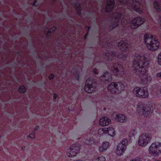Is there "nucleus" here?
I'll return each instance as SVG.
<instances>
[{
	"instance_id": "6",
	"label": "nucleus",
	"mask_w": 161,
	"mask_h": 161,
	"mask_svg": "<svg viewBox=\"0 0 161 161\" xmlns=\"http://www.w3.org/2000/svg\"><path fill=\"white\" fill-rule=\"evenodd\" d=\"M149 152L150 154L155 156L161 153V142L153 143L149 147Z\"/></svg>"
},
{
	"instance_id": "1",
	"label": "nucleus",
	"mask_w": 161,
	"mask_h": 161,
	"mask_svg": "<svg viewBox=\"0 0 161 161\" xmlns=\"http://www.w3.org/2000/svg\"><path fill=\"white\" fill-rule=\"evenodd\" d=\"M132 46L127 40L121 41L118 46L122 52L107 50L103 54V62L108 67H112L114 75L122 77L127 84L137 81L144 85L143 87H136L133 92L138 97L146 98L149 95L147 87L152 80L147 73L149 61L145 57L132 50L134 48Z\"/></svg>"
},
{
	"instance_id": "37",
	"label": "nucleus",
	"mask_w": 161,
	"mask_h": 161,
	"mask_svg": "<svg viewBox=\"0 0 161 161\" xmlns=\"http://www.w3.org/2000/svg\"><path fill=\"white\" fill-rule=\"evenodd\" d=\"M39 128V126L37 125V126H36L34 128V131H36V130H37Z\"/></svg>"
},
{
	"instance_id": "12",
	"label": "nucleus",
	"mask_w": 161,
	"mask_h": 161,
	"mask_svg": "<svg viewBox=\"0 0 161 161\" xmlns=\"http://www.w3.org/2000/svg\"><path fill=\"white\" fill-rule=\"evenodd\" d=\"M97 133L100 135L103 134H107L112 137H113L115 135L114 129V128L111 127L100 129L98 130Z\"/></svg>"
},
{
	"instance_id": "43",
	"label": "nucleus",
	"mask_w": 161,
	"mask_h": 161,
	"mask_svg": "<svg viewBox=\"0 0 161 161\" xmlns=\"http://www.w3.org/2000/svg\"><path fill=\"white\" fill-rule=\"evenodd\" d=\"M108 47H109V48H111L112 47L110 45H109V46H108Z\"/></svg>"
},
{
	"instance_id": "40",
	"label": "nucleus",
	"mask_w": 161,
	"mask_h": 161,
	"mask_svg": "<svg viewBox=\"0 0 161 161\" xmlns=\"http://www.w3.org/2000/svg\"><path fill=\"white\" fill-rule=\"evenodd\" d=\"M17 53L18 54H20L21 53V52L19 51H18L17 52Z\"/></svg>"
},
{
	"instance_id": "28",
	"label": "nucleus",
	"mask_w": 161,
	"mask_h": 161,
	"mask_svg": "<svg viewBox=\"0 0 161 161\" xmlns=\"http://www.w3.org/2000/svg\"><path fill=\"white\" fill-rule=\"evenodd\" d=\"M54 77V75L53 73H52L49 75L48 76V78L49 80H52Z\"/></svg>"
},
{
	"instance_id": "15",
	"label": "nucleus",
	"mask_w": 161,
	"mask_h": 161,
	"mask_svg": "<svg viewBox=\"0 0 161 161\" xmlns=\"http://www.w3.org/2000/svg\"><path fill=\"white\" fill-rule=\"evenodd\" d=\"M114 119L117 121L121 123L125 122L127 120L126 117L121 114H116Z\"/></svg>"
},
{
	"instance_id": "24",
	"label": "nucleus",
	"mask_w": 161,
	"mask_h": 161,
	"mask_svg": "<svg viewBox=\"0 0 161 161\" xmlns=\"http://www.w3.org/2000/svg\"><path fill=\"white\" fill-rule=\"evenodd\" d=\"M37 0H34L33 3H31V5L33 6L37 7L39 5V3H37Z\"/></svg>"
},
{
	"instance_id": "41",
	"label": "nucleus",
	"mask_w": 161,
	"mask_h": 161,
	"mask_svg": "<svg viewBox=\"0 0 161 161\" xmlns=\"http://www.w3.org/2000/svg\"><path fill=\"white\" fill-rule=\"evenodd\" d=\"M89 31L90 30H87V32L86 33H88V34H89Z\"/></svg>"
},
{
	"instance_id": "44",
	"label": "nucleus",
	"mask_w": 161,
	"mask_h": 161,
	"mask_svg": "<svg viewBox=\"0 0 161 161\" xmlns=\"http://www.w3.org/2000/svg\"><path fill=\"white\" fill-rule=\"evenodd\" d=\"M155 91H158V90L157 89H156L155 90Z\"/></svg>"
},
{
	"instance_id": "11",
	"label": "nucleus",
	"mask_w": 161,
	"mask_h": 161,
	"mask_svg": "<svg viewBox=\"0 0 161 161\" xmlns=\"http://www.w3.org/2000/svg\"><path fill=\"white\" fill-rule=\"evenodd\" d=\"M152 107H142V105H138L136 110H140L138 112H140V114L143 115L145 117H147L150 114L153 112Z\"/></svg>"
},
{
	"instance_id": "22",
	"label": "nucleus",
	"mask_w": 161,
	"mask_h": 161,
	"mask_svg": "<svg viewBox=\"0 0 161 161\" xmlns=\"http://www.w3.org/2000/svg\"><path fill=\"white\" fill-rule=\"evenodd\" d=\"M106 159L104 157L102 156H98L94 161H105Z\"/></svg>"
},
{
	"instance_id": "45",
	"label": "nucleus",
	"mask_w": 161,
	"mask_h": 161,
	"mask_svg": "<svg viewBox=\"0 0 161 161\" xmlns=\"http://www.w3.org/2000/svg\"><path fill=\"white\" fill-rule=\"evenodd\" d=\"M105 109H106V108H103V110H105Z\"/></svg>"
},
{
	"instance_id": "38",
	"label": "nucleus",
	"mask_w": 161,
	"mask_h": 161,
	"mask_svg": "<svg viewBox=\"0 0 161 161\" xmlns=\"http://www.w3.org/2000/svg\"><path fill=\"white\" fill-rule=\"evenodd\" d=\"M46 34V36L47 38H50V36L51 35L48 34L47 33H45Z\"/></svg>"
},
{
	"instance_id": "25",
	"label": "nucleus",
	"mask_w": 161,
	"mask_h": 161,
	"mask_svg": "<svg viewBox=\"0 0 161 161\" xmlns=\"http://www.w3.org/2000/svg\"><path fill=\"white\" fill-rule=\"evenodd\" d=\"M71 72L74 75L78 74V70L77 68H74L71 71Z\"/></svg>"
},
{
	"instance_id": "34",
	"label": "nucleus",
	"mask_w": 161,
	"mask_h": 161,
	"mask_svg": "<svg viewBox=\"0 0 161 161\" xmlns=\"http://www.w3.org/2000/svg\"><path fill=\"white\" fill-rule=\"evenodd\" d=\"M53 94L54 95L53 96V99L54 100H56V99L58 97V95L55 93H53Z\"/></svg>"
},
{
	"instance_id": "33",
	"label": "nucleus",
	"mask_w": 161,
	"mask_h": 161,
	"mask_svg": "<svg viewBox=\"0 0 161 161\" xmlns=\"http://www.w3.org/2000/svg\"><path fill=\"white\" fill-rule=\"evenodd\" d=\"M135 130L134 129L132 130L131 131V132L130 133V134H132V136H134L135 135Z\"/></svg>"
},
{
	"instance_id": "36",
	"label": "nucleus",
	"mask_w": 161,
	"mask_h": 161,
	"mask_svg": "<svg viewBox=\"0 0 161 161\" xmlns=\"http://www.w3.org/2000/svg\"><path fill=\"white\" fill-rule=\"evenodd\" d=\"M88 33H86V34L84 36V39L85 40H86L88 36Z\"/></svg>"
},
{
	"instance_id": "2",
	"label": "nucleus",
	"mask_w": 161,
	"mask_h": 161,
	"mask_svg": "<svg viewBox=\"0 0 161 161\" xmlns=\"http://www.w3.org/2000/svg\"><path fill=\"white\" fill-rule=\"evenodd\" d=\"M124 7H122L120 10V12L116 13L117 16L116 19L117 21L121 20L123 25L125 26H130L132 29L137 28L142 25L145 21V19L141 17L137 16L130 20V15L128 11L124 8L125 6L129 7L131 8L135 12L142 14L143 13L142 9L143 5L141 0H118Z\"/></svg>"
},
{
	"instance_id": "19",
	"label": "nucleus",
	"mask_w": 161,
	"mask_h": 161,
	"mask_svg": "<svg viewBox=\"0 0 161 161\" xmlns=\"http://www.w3.org/2000/svg\"><path fill=\"white\" fill-rule=\"evenodd\" d=\"M84 143H86L87 145H90L92 146L93 145H94L96 144V141L93 139V137L92 136L89 138L86 139Z\"/></svg>"
},
{
	"instance_id": "4",
	"label": "nucleus",
	"mask_w": 161,
	"mask_h": 161,
	"mask_svg": "<svg viewBox=\"0 0 161 161\" xmlns=\"http://www.w3.org/2000/svg\"><path fill=\"white\" fill-rule=\"evenodd\" d=\"M125 87L123 83L112 82L109 85L108 87V92L113 93H119L121 91L123 90Z\"/></svg>"
},
{
	"instance_id": "7",
	"label": "nucleus",
	"mask_w": 161,
	"mask_h": 161,
	"mask_svg": "<svg viewBox=\"0 0 161 161\" xmlns=\"http://www.w3.org/2000/svg\"><path fill=\"white\" fill-rule=\"evenodd\" d=\"M82 146L84 147H86V146H85V147L84 146L83 144L82 145L80 144L77 145L76 144H73L70 147L69 149L68 150L67 152V156L70 157H73L75 156L79 152L80 149L82 148Z\"/></svg>"
},
{
	"instance_id": "10",
	"label": "nucleus",
	"mask_w": 161,
	"mask_h": 161,
	"mask_svg": "<svg viewBox=\"0 0 161 161\" xmlns=\"http://www.w3.org/2000/svg\"><path fill=\"white\" fill-rule=\"evenodd\" d=\"M151 136L148 134H143L139 137L138 143L139 145L144 146L146 145L151 141Z\"/></svg>"
},
{
	"instance_id": "16",
	"label": "nucleus",
	"mask_w": 161,
	"mask_h": 161,
	"mask_svg": "<svg viewBox=\"0 0 161 161\" xmlns=\"http://www.w3.org/2000/svg\"><path fill=\"white\" fill-rule=\"evenodd\" d=\"M109 143L107 141H104L102 144L101 146L99 147V151L101 153L106 151L109 146Z\"/></svg>"
},
{
	"instance_id": "13",
	"label": "nucleus",
	"mask_w": 161,
	"mask_h": 161,
	"mask_svg": "<svg viewBox=\"0 0 161 161\" xmlns=\"http://www.w3.org/2000/svg\"><path fill=\"white\" fill-rule=\"evenodd\" d=\"M115 4L114 0H109L105 7V12L108 13L112 12L114 9Z\"/></svg>"
},
{
	"instance_id": "18",
	"label": "nucleus",
	"mask_w": 161,
	"mask_h": 161,
	"mask_svg": "<svg viewBox=\"0 0 161 161\" xmlns=\"http://www.w3.org/2000/svg\"><path fill=\"white\" fill-rule=\"evenodd\" d=\"M75 7L77 11V14L78 15L80 16L82 9L80 7V3L78 1L75 2L74 3Z\"/></svg>"
},
{
	"instance_id": "30",
	"label": "nucleus",
	"mask_w": 161,
	"mask_h": 161,
	"mask_svg": "<svg viewBox=\"0 0 161 161\" xmlns=\"http://www.w3.org/2000/svg\"><path fill=\"white\" fill-rule=\"evenodd\" d=\"M130 161H141L140 158L139 157H136L135 158L133 159L132 160H130Z\"/></svg>"
},
{
	"instance_id": "42",
	"label": "nucleus",
	"mask_w": 161,
	"mask_h": 161,
	"mask_svg": "<svg viewBox=\"0 0 161 161\" xmlns=\"http://www.w3.org/2000/svg\"><path fill=\"white\" fill-rule=\"evenodd\" d=\"M157 86V85H154L153 87H156V86Z\"/></svg>"
},
{
	"instance_id": "26",
	"label": "nucleus",
	"mask_w": 161,
	"mask_h": 161,
	"mask_svg": "<svg viewBox=\"0 0 161 161\" xmlns=\"http://www.w3.org/2000/svg\"><path fill=\"white\" fill-rule=\"evenodd\" d=\"M158 63L159 65H161V53L158 55Z\"/></svg>"
},
{
	"instance_id": "32",
	"label": "nucleus",
	"mask_w": 161,
	"mask_h": 161,
	"mask_svg": "<svg viewBox=\"0 0 161 161\" xmlns=\"http://www.w3.org/2000/svg\"><path fill=\"white\" fill-rule=\"evenodd\" d=\"M57 29V27L56 26H54L52 27L51 28H50L51 30L52 31H55Z\"/></svg>"
},
{
	"instance_id": "9",
	"label": "nucleus",
	"mask_w": 161,
	"mask_h": 161,
	"mask_svg": "<svg viewBox=\"0 0 161 161\" xmlns=\"http://www.w3.org/2000/svg\"><path fill=\"white\" fill-rule=\"evenodd\" d=\"M112 79V75L108 71H107L104 72L99 78V80L102 87L104 86L109 83Z\"/></svg>"
},
{
	"instance_id": "14",
	"label": "nucleus",
	"mask_w": 161,
	"mask_h": 161,
	"mask_svg": "<svg viewBox=\"0 0 161 161\" xmlns=\"http://www.w3.org/2000/svg\"><path fill=\"white\" fill-rule=\"evenodd\" d=\"M110 122V119L107 117H102L99 120V124L102 126H107Z\"/></svg>"
},
{
	"instance_id": "8",
	"label": "nucleus",
	"mask_w": 161,
	"mask_h": 161,
	"mask_svg": "<svg viewBox=\"0 0 161 161\" xmlns=\"http://www.w3.org/2000/svg\"><path fill=\"white\" fill-rule=\"evenodd\" d=\"M128 144V141L126 139H123L119 143L116 149V153L117 155L121 156L125 152Z\"/></svg>"
},
{
	"instance_id": "29",
	"label": "nucleus",
	"mask_w": 161,
	"mask_h": 161,
	"mask_svg": "<svg viewBox=\"0 0 161 161\" xmlns=\"http://www.w3.org/2000/svg\"><path fill=\"white\" fill-rule=\"evenodd\" d=\"M75 76V78L76 79L78 80L79 81L80 80V75L79 73L78 74H75L74 75Z\"/></svg>"
},
{
	"instance_id": "17",
	"label": "nucleus",
	"mask_w": 161,
	"mask_h": 161,
	"mask_svg": "<svg viewBox=\"0 0 161 161\" xmlns=\"http://www.w3.org/2000/svg\"><path fill=\"white\" fill-rule=\"evenodd\" d=\"M153 6L154 8L156 10L158 13H160L161 11V2H159L158 0H155L153 3Z\"/></svg>"
},
{
	"instance_id": "31",
	"label": "nucleus",
	"mask_w": 161,
	"mask_h": 161,
	"mask_svg": "<svg viewBox=\"0 0 161 161\" xmlns=\"http://www.w3.org/2000/svg\"><path fill=\"white\" fill-rule=\"evenodd\" d=\"M46 29H47V31H45V33H47L48 34H50V35H51V34L52 33V31H51L50 30H49V29L48 28H46Z\"/></svg>"
},
{
	"instance_id": "23",
	"label": "nucleus",
	"mask_w": 161,
	"mask_h": 161,
	"mask_svg": "<svg viewBox=\"0 0 161 161\" xmlns=\"http://www.w3.org/2000/svg\"><path fill=\"white\" fill-rule=\"evenodd\" d=\"M35 131H33L31 133H30L29 135L28 136V137L31 138L32 139H34L35 138Z\"/></svg>"
},
{
	"instance_id": "5",
	"label": "nucleus",
	"mask_w": 161,
	"mask_h": 161,
	"mask_svg": "<svg viewBox=\"0 0 161 161\" xmlns=\"http://www.w3.org/2000/svg\"><path fill=\"white\" fill-rule=\"evenodd\" d=\"M97 82L92 77L88 78L86 82L84 89L88 93H92L94 92L97 86Z\"/></svg>"
},
{
	"instance_id": "35",
	"label": "nucleus",
	"mask_w": 161,
	"mask_h": 161,
	"mask_svg": "<svg viewBox=\"0 0 161 161\" xmlns=\"http://www.w3.org/2000/svg\"><path fill=\"white\" fill-rule=\"evenodd\" d=\"M124 28L126 29V30L125 31V33L126 34H129V32H128V31H127V30H128V29H129L130 28L129 27H126V26H125L124 27Z\"/></svg>"
},
{
	"instance_id": "21",
	"label": "nucleus",
	"mask_w": 161,
	"mask_h": 161,
	"mask_svg": "<svg viewBox=\"0 0 161 161\" xmlns=\"http://www.w3.org/2000/svg\"><path fill=\"white\" fill-rule=\"evenodd\" d=\"M26 88L24 85H22V86H20L18 89V91L22 93H25L26 92Z\"/></svg>"
},
{
	"instance_id": "39",
	"label": "nucleus",
	"mask_w": 161,
	"mask_h": 161,
	"mask_svg": "<svg viewBox=\"0 0 161 161\" xmlns=\"http://www.w3.org/2000/svg\"><path fill=\"white\" fill-rule=\"evenodd\" d=\"M91 28V26H90L88 27V30H90Z\"/></svg>"
},
{
	"instance_id": "27",
	"label": "nucleus",
	"mask_w": 161,
	"mask_h": 161,
	"mask_svg": "<svg viewBox=\"0 0 161 161\" xmlns=\"http://www.w3.org/2000/svg\"><path fill=\"white\" fill-rule=\"evenodd\" d=\"M93 72L96 75H98L99 72V70L96 68H94L93 70Z\"/></svg>"
},
{
	"instance_id": "46",
	"label": "nucleus",
	"mask_w": 161,
	"mask_h": 161,
	"mask_svg": "<svg viewBox=\"0 0 161 161\" xmlns=\"http://www.w3.org/2000/svg\"><path fill=\"white\" fill-rule=\"evenodd\" d=\"M69 110H70L69 108Z\"/></svg>"
},
{
	"instance_id": "20",
	"label": "nucleus",
	"mask_w": 161,
	"mask_h": 161,
	"mask_svg": "<svg viewBox=\"0 0 161 161\" xmlns=\"http://www.w3.org/2000/svg\"><path fill=\"white\" fill-rule=\"evenodd\" d=\"M119 21H114L109 26V29L112 30L115 28L117 27L119 25Z\"/></svg>"
},
{
	"instance_id": "3",
	"label": "nucleus",
	"mask_w": 161,
	"mask_h": 161,
	"mask_svg": "<svg viewBox=\"0 0 161 161\" xmlns=\"http://www.w3.org/2000/svg\"><path fill=\"white\" fill-rule=\"evenodd\" d=\"M144 39L145 43L149 50L154 51L159 48V42L154 36L146 33L144 35Z\"/></svg>"
}]
</instances>
